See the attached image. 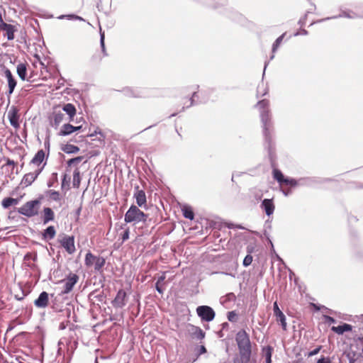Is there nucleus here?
I'll use <instances>...</instances> for the list:
<instances>
[{"label":"nucleus","instance_id":"obj_15","mask_svg":"<svg viewBox=\"0 0 363 363\" xmlns=\"http://www.w3.org/2000/svg\"><path fill=\"white\" fill-rule=\"evenodd\" d=\"M1 23H0V30L4 31V35L7 37L8 40H13L14 38V26L8 24L3 21L1 17H0Z\"/></svg>","mask_w":363,"mask_h":363},{"label":"nucleus","instance_id":"obj_56","mask_svg":"<svg viewBox=\"0 0 363 363\" xmlns=\"http://www.w3.org/2000/svg\"><path fill=\"white\" fill-rule=\"evenodd\" d=\"M98 134L101 135V136L104 137V134H103L101 130L99 129V128H97L93 133H91L90 134H88L87 136L88 137H94V136H95V135H96Z\"/></svg>","mask_w":363,"mask_h":363},{"label":"nucleus","instance_id":"obj_52","mask_svg":"<svg viewBox=\"0 0 363 363\" xmlns=\"http://www.w3.org/2000/svg\"><path fill=\"white\" fill-rule=\"evenodd\" d=\"M252 262V257L251 255H248L243 259V265L245 267H248L249 265L251 264Z\"/></svg>","mask_w":363,"mask_h":363},{"label":"nucleus","instance_id":"obj_39","mask_svg":"<svg viewBox=\"0 0 363 363\" xmlns=\"http://www.w3.org/2000/svg\"><path fill=\"white\" fill-rule=\"evenodd\" d=\"M297 182H298V186H311L315 182V179L312 177H302Z\"/></svg>","mask_w":363,"mask_h":363},{"label":"nucleus","instance_id":"obj_33","mask_svg":"<svg viewBox=\"0 0 363 363\" xmlns=\"http://www.w3.org/2000/svg\"><path fill=\"white\" fill-rule=\"evenodd\" d=\"M56 234L55 228L53 225H49L43 232V237L45 240L52 239Z\"/></svg>","mask_w":363,"mask_h":363},{"label":"nucleus","instance_id":"obj_27","mask_svg":"<svg viewBox=\"0 0 363 363\" xmlns=\"http://www.w3.org/2000/svg\"><path fill=\"white\" fill-rule=\"evenodd\" d=\"M352 329V325L347 323H343L341 325L333 326L331 328V330L338 335H342L345 332L351 331Z\"/></svg>","mask_w":363,"mask_h":363},{"label":"nucleus","instance_id":"obj_6","mask_svg":"<svg viewBox=\"0 0 363 363\" xmlns=\"http://www.w3.org/2000/svg\"><path fill=\"white\" fill-rule=\"evenodd\" d=\"M198 315L201 320L210 322L215 318V312L213 308L208 306H201L196 308Z\"/></svg>","mask_w":363,"mask_h":363},{"label":"nucleus","instance_id":"obj_11","mask_svg":"<svg viewBox=\"0 0 363 363\" xmlns=\"http://www.w3.org/2000/svg\"><path fill=\"white\" fill-rule=\"evenodd\" d=\"M133 197L135 199L137 206L143 207L146 206L147 198L144 190L139 189V186L135 187Z\"/></svg>","mask_w":363,"mask_h":363},{"label":"nucleus","instance_id":"obj_41","mask_svg":"<svg viewBox=\"0 0 363 363\" xmlns=\"http://www.w3.org/2000/svg\"><path fill=\"white\" fill-rule=\"evenodd\" d=\"M84 159V157L83 156H77V157H73V158H71L69 160H68L67 161V171H69V168L72 166V165H74V164H78L79 163H80L82 160Z\"/></svg>","mask_w":363,"mask_h":363},{"label":"nucleus","instance_id":"obj_38","mask_svg":"<svg viewBox=\"0 0 363 363\" xmlns=\"http://www.w3.org/2000/svg\"><path fill=\"white\" fill-rule=\"evenodd\" d=\"M70 177L66 174H63L61 180V189L62 190H69L70 186Z\"/></svg>","mask_w":363,"mask_h":363},{"label":"nucleus","instance_id":"obj_2","mask_svg":"<svg viewBox=\"0 0 363 363\" xmlns=\"http://www.w3.org/2000/svg\"><path fill=\"white\" fill-rule=\"evenodd\" d=\"M240 358L242 363H248L252 355V344L249 335L244 330L238 331L235 336Z\"/></svg>","mask_w":363,"mask_h":363},{"label":"nucleus","instance_id":"obj_7","mask_svg":"<svg viewBox=\"0 0 363 363\" xmlns=\"http://www.w3.org/2000/svg\"><path fill=\"white\" fill-rule=\"evenodd\" d=\"M79 280V277L75 274H70L67 279H64L62 283L63 284V289L62 294H67L69 293L74 286L77 284Z\"/></svg>","mask_w":363,"mask_h":363},{"label":"nucleus","instance_id":"obj_37","mask_svg":"<svg viewBox=\"0 0 363 363\" xmlns=\"http://www.w3.org/2000/svg\"><path fill=\"white\" fill-rule=\"evenodd\" d=\"M81 183L80 172L78 168H76L73 172L72 186L74 188H79Z\"/></svg>","mask_w":363,"mask_h":363},{"label":"nucleus","instance_id":"obj_40","mask_svg":"<svg viewBox=\"0 0 363 363\" xmlns=\"http://www.w3.org/2000/svg\"><path fill=\"white\" fill-rule=\"evenodd\" d=\"M46 195L48 196L50 198V199L55 201H59L61 199L60 192L55 190H48L46 191Z\"/></svg>","mask_w":363,"mask_h":363},{"label":"nucleus","instance_id":"obj_47","mask_svg":"<svg viewBox=\"0 0 363 363\" xmlns=\"http://www.w3.org/2000/svg\"><path fill=\"white\" fill-rule=\"evenodd\" d=\"M95 256H94L91 253H88L86 255L85 262L86 265H92L94 264L95 262Z\"/></svg>","mask_w":363,"mask_h":363},{"label":"nucleus","instance_id":"obj_19","mask_svg":"<svg viewBox=\"0 0 363 363\" xmlns=\"http://www.w3.org/2000/svg\"><path fill=\"white\" fill-rule=\"evenodd\" d=\"M189 101H190V104L186 107L183 106L182 108L181 111H184L185 110V108H187L190 106H196V105H199L201 104H205V103H206L207 99H199V91H194L192 93L191 96L189 99Z\"/></svg>","mask_w":363,"mask_h":363},{"label":"nucleus","instance_id":"obj_48","mask_svg":"<svg viewBox=\"0 0 363 363\" xmlns=\"http://www.w3.org/2000/svg\"><path fill=\"white\" fill-rule=\"evenodd\" d=\"M313 13L312 9L307 11L306 13H305V15L298 20V24L300 25L301 27L305 26L306 21L307 19V16L308 13Z\"/></svg>","mask_w":363,"mask_h":363},{"label":"nucleus","instance_id":"obj_62","mask_svg":"<svg viewBox=\"0 0 363 363\" xmlns=\"http://www.w3.org/2000/svg\"><path fill=\"white\" fill-rule=\"evenodd\" d=\"M352 236H353V238H352L353 246L354 247H357V243L359 242L358 236H357V234H354Z\"/></svg>","mask_w":363,"mask_h":363},{"label":"nucleus","instance_id":"obj_63","mask_svg":"<svg viewBox=\"0 0 363 363\" xmlns=\"http://www.w3.org/2000/svg\"><path fill=\"white\" fill-rule=\"evenodd\" d=\"M100 46H101V52H103L104 56H107L108 54L106 52L105 43H100Z\"/></svg>","mask_w":363,"mask_h":363},{"label":"nucleus","instance_id":"obj_36","mask_svg":"<svg viewBox=\"0 0 363 363\" xmlns=\"http://www.w3.org/2000/svg\"><path fill=\"white\" fill-rule=\"evenodd\" d=\"M62 111H65L68 116H75L77 113L75 106L71 103L65 104L62 106Z\"/></svg>","mask_w":363,"mask_h":363},{"label":"nucleus","instance_id":"obj_20","mask_svg":"<svg viewBox=\"0 0 363 363\" xmlns=\"http://www.w3.org/2000/svg\"><path fill=\"white\" fill-rule=\"evenodd\" d=\"M48 294L45 291L40 293L38 298L34 301L35 306L45 308L48 304Z\"/></svg>","mask_w":363,"mask_h":363},{"label":"nucleus","instance_id":"obj_8","mask_svg":"<svg viewBox=\"0 0 363 363\" xmlns=\"http://www.w3.org/2000/svg\"><path fill=\"white\" fill-rule=\"evenodd\" d=\"M60 247L65 250H76L74 247V237L73 235H62L57 239Z\"/></svg>","mask_w":363,"mask_h":363},{"label":"nucleus","instance_id":"obj_29","mask_svg":"<svg viewBox=\"0 0 363 363\" xmlns=\"http://www.w3.org/2000/svg\"><path fill=\"white\" fill-rule=\"evenodd\" d=\"M45 157V151L42 149L38 150L30 161V164L40 165Z\"/></svg>","mask_w":363,"mask_h":363},{"label":"nucleus","instance_id":"obj_21","mask_svg":"<svg viewBox=\"0 0 363 363\" xmlns=\"http://www.w3.org/2000/svg\"><path fill=\"white\" fill-rule=\"evenodd\" d=\"M274 313L277 316V320L280 321L282 328L285 330L286 329V317L284 314L280 311L277 302L274 303Z\"/></svg>","mask_w":363,"mask_h":363},{"label":"nucleus","instance_id":"obj_4","mask_svg":"<svg viewBox=\"0 0 363 363\" xmlns=\"http://www.w3.org/2000/svg\"><path fill=\"white\" fill-rule=\"evenodd\" d=\"M272 176L279 184H286L291 188H295L298 186L297 179L285 176L283 172L277 168H274L272 170Z\"/></svg>","mask_w":363,"mask_h":363},{"label":"nucleus","instance_id":"obj_24","mask_svg":"<svg viewBox=\"0 0 363 363\" xmlns=\"http://www.w3.org/2000/svg\"><path fill=\"white\" fill-rule=\"evenodd\" d=\"M8 116H9V118L11 124L14 128H18L19 127V123H18V116L17 110L16 109V108L12 107L9 110V111L8 113Z\"/></svg>","mask_w":363,"mask_h":363},{"label":"nucleus","instance_id":"obj_3","mask_svg":"<svg viewBox=\"0 0 363 363\" xmlns=\"http://www.w3.org/2000/svg\"><path fill=\"white\" fill-rule=\"evenodd\" d=\"M147 218L148 214L142 211L139 207L135 204H132L130 206L124 216V221L125 223H145Z\"/></svg>","mask_w":363,"mask_h":363},{"label":"nucleus","instance_id":"obj_54","mask_svg":"<svg viewBox=\"0 0 363 363\" xmlns=\"http://www.w3.org/2000/svg\"><path fill=\"white\" fill-rule=\"evenodd\" d=\"M130 231L128 228L124 230L121 235V238L123 241H125L129 238Z\"/></svg>","mask_w":363,"mask_h":363},{"label":"nucleus","instance_id":"obj_34","mask_svg":"<svg viewBox=\"0 0 363 363\" xmlns=\"http://www.w3.org/2000/svg\"><path fill=\"white\" fill-rule=\"evenodd\" d=\"M190 332L194 338L202 340L205 337V333L199 327L191 325Z\"/></svg>","mask_w":363,"mask_h":363},{"label":"nucleus","instance_id":"obj_53","mask_svg":"<svg viewBox=\"0 0 363 363\" xmlns=\"http://www.w3.org/2000/svg\"><path fill=\"white\" fill-rule=\"evenodd\" d=\"M316 363H332V362L330 357L322 356L320 359H318Z\"/></svg>","mask_w":363,"mask_h":363},{"label":"nucleus","instance_id":"obj_59","mask_svg":"<svg viewBox=\"0 0 363 363\" xmlns=\"http://www.w3.org/2000/svg\"><path fill=\"white\" fill-rule=\"evenodd\" d=\"M320 350V347H318L314 349L313 350L308 352V356L312 357V356L317 354L319 352Z\"/></svg>","mask_w":363,"mask_h":363},{"label":"nucleus","instance_id":"obj_45","mask_svg":"<svg viewBox=\"0 0 363 363\" xmlns=\"http://www.w3.org/2000/svg\"><path fill=\"white\" fill-rule=\"evenodd\" d=\"M57 182L58 174L57 172H52L51 174V178L48 180L47 185L50 188L53 186L55 183H57Z\"/></svg>","mask_w":363,"mask_h":363},{"label":"nucleus","instance_id":"obj_26","mask_svg":"<svg viewBox=\"0 0 363 363\" xmlns=\"http://www.w3.org/2000/svg\"><path fill=\"white\" fill-rule=\"evenodd\" d=\"M286 34V33H282L273 43L272 47V55L270 56V58H269L270 60H273L274 58V53L277 51V50L279 49V46L281 45V43H282V41H283Z\"/></svg>","mask_w":363,"mask_h":363},{"label":"nucleus","instance_id":"obj_58","mask_svg":"<svg viewBox=\"0 0 363 363\" xmlns=\"http://www.w3.org/2000/svg\"><path fill=\"white\" fill-rule=\"evenodd\" d=\"M308 34V30H306V29H301L300 31H297L296 32L294 35V36H298L299 35H307Z\"/></svg>","mask_w":363,"mask_h":363},{"label":"nucleus","instance_id":"obj_64","mask_svg":"<svg viewBox=\"0 0 363 363\" xmlns=\"http://www.w3.org/2000/svg\"><path fill=\"white\" fill-rule=\"evenodd\" d=\"M156 290H157L160 294H163L164 289H163V288L162 287L161 284L156 283Z\"/></svg>","mask_w":363,"mask_h":363},{"label":"nucleus","instance_id":"obj_14","mask_svg":"<svg viewBox=\"0 0 363 363\" xmlns=\"http://www.w3.org/2000/svg\"><path fill=\"white\" fill-rule=\"evenodd\" d=\"M355 16H356V14L351 11H341L340 13L337 16L327 17V18L317 20L316 21L313 22L311 25H313L314 23H321V22L326 21H328L330 19H335V18H355Z\"/></svg>","mask_w":363,"mask_h":363},{"label":"nucleus","instance_id":"obj_61","mask_svg":"<svg viewBox=\"0 0 363 363\" xmlns=\"http://www.w3.org/2000/svg\"><path fill=\"white\" fill-rule=\"evenodd\" d=\"M17 72L19 77L23 79V64H20L18 65Z\"/></svg>","mask_w":363,"mask_h":363},{"label":"nucleus","instance_id":"obj_50","mask_svg":"<svg viewBox=\"0 0 363 363\" xmlns=\"http://www.w3.org/2000/svg\"><path fill=\"white\" fill-rule=\"evenodd\" d=\"M264 235L267 239V244L270 246V250H274V244H273L272 240L270 239L269 234L267 232L266 230H264Z\"/></svg>","mask_w":363,"mask_h":363},{"label":"nucleus","instance_id":"obj_49","mask_svg":"<svg viewBox=\"0 0 363 363\" xmlns=\"http://www.w3.org/2000/svg\"><path fill=\"white\" fill-rule=\"evenodd\" d=\"M196 1L208 6H211L212 8H213L215 9H217L219 7L224 6V4H216L211 5L207 2V0H196Z\"/></svg>","mask_w":363,"mask_h":363},{"label":"nucleus","instance_id":"obj_35","mask_svg":"<svg viewBox=\"0 0 363 363\" xmlns=\"http://www.w3.org/2000/svg\"><path fill=\"white\" fill-rule=\"evenodd\" d=\"M5 75L8 79L9 88V94H11L16 85V82L13 77V75L10 70L6 69L5 71Z\"/></svg>","mask_w":363,"mask_h":363},{"label":"nucleus","instance_id":"obj_46","mask_svg":"<svg viewBox=\"0 0 363 363\" xmlns=\"http://www.w3.org/2000/svg\"><path fill=\"white\" fill-rule=\"evenodd\" d=\"M66 19L69 21H85V20L82 16H79L74 13L66 14Z\"/></svg>","mask_w":363,"mask_h":363},{"label":"nucleus","instance_id":"obj_5","mask_svg":"<svg viewBox=\"0 0 363 363\" xmlns=\"http://www.w3.org/2000/svg\"><path fill=\"white\" fill-rule=\"evenodd\" d=\"M40 205V198L35 199L24 203V216L30 218L38 214Z\"/></svg>","mask_w":363,"mask_h":363},{"label":"nucleus","instance_id":"obj_51","mask_svg":"<svg viewBox=\"0 0 363 363\" xmlns=\"http://www.w3.org/2000/svg\"><path fill=\"white\" fill-rule=\"evenodd\" d=\"M18 285L19 289L21 291V295L15 294L14 298L17 301H21V300H23V283L20 281V282H18Z\"/></svg>","mask_w":363,"mask_h":363},{"label":"nucleus","instance_id":"obj_60","mask_svg":"<svg viewBox=\"0 0 363 363\" xmlns=\"http://www.w3.org/2000/svg\"><path fill=\"white\" fill-rule=\"evenodd\" d=\"M281 191L285 196H289L292 193V191L290 189H281Z\"/></svg>","mask_w":363,"mask_h":363},{"label":"nucleus","instance_id":"obj_25","mask_svg":"<svg viewBox=\"0 0 363 363\" xmlns=\"http://www.w3.org/2000/svg\"><path fill=\"white\" fill-rule=\"evenodd\" d=\"M23 214V208H14L11 211L9 214V219L10 221L21 220Z\"/></svg>","mask_w":363,"mask_h":363},{"label":"nucleus","instance_id":"obj_17","mask_svg":"<svg viewBox=\"0 0 363 363\" xmlns=\"http://www.w3.org/2000/svg\"><path fill=\"white\" fill-rule=\"evenodd\" d=\"M23 336V332H19L18 334L15 336L14 339L13 340V352L16 354L14 355L15 359L16 362H11V363H23V357L21 354H18V353L19 352H23L20 349L15 347L16 345L18 343L21 337Z\"/></svg>","mask_w":363,"mask_h":363},{"label":"nucleus","instance_id":"obj_30","mask_svg":"<svg viewBox=\"0 0 363 363\" xmlns=\"http://www.w3.org/2000/svg\"><path fill=\"white\" fill-rule=\"evenodd\" d=\"M20 200H21L20 198H17V199H13V198H10V197L5 198L3 199V201L1 202V205L4 208H9L11 206H15L17 204H18Z\"/></svg>","mask_w":363,"mask_h":363},{"label":"nucleus","instance_id":"obj_1","mask_svg":"<svg viewBox=\"0 0 363 363\" xmlns=\"http://www.w3.org/2000/svg\"><path fill=\"white\" fill-rule=\"evenodd\" d=\"M256 107L259 111L262 133L264 138V147L269 157H271L274 151V143L273 141L274 124L269 109V101L267 99L259 100L257 103Z\"/></svg>","mask_w":363,"mask_h":363},{"label":"nucleus","instance_id":"obj_31","mask_svg":"<svg viewBox=\"0 0 363 363\" xmlns=\"http://www.w3.org/2000/svg\"><path fill=\"white\" fill-rule=\"evenodd\" d=\"M61 150L67 154H76L79 152L80 149L78 146L67 143L61 147Z\"/></svg>","mask_w":363,"mask_h":363},{"label":"nucleus","instance_id":"obj_10","mask_svg":"<svg viewBox=\"0 0 363 363\" xmlns=\"http://www.w3.org/2000/svg\"><path fill=\"white\" fill-rule=\"evenodd\" d=\"M260 208L269 217L273 215L275 205L272 199H264L260 204Z\"/></svg>","mask_w":363,"mask_h":363},{"label":"nucleus","instance_id":"obj_42","mask_svg":"<svg viewBox=\"0 0 363 363\" xmlns=\"http://www.w3.org/2000/svg\"><path fill=\"white\" fill-rule=\"evenodd\" d=\"M345 354L346 357L347 358V359L349 360V363H354L357 359V353L354 351H353L352 349L347 352H345Z\"/></svg>","mask_w":363,"mask_h":363},{"label":"nucleus","instance_id":"obj_28","mask_svg":"<svg viewBox=\"0 0 363 363\" xmlns=\"http://www.w3.org/2000/svg\"><path fill=\"white\" fill-rule=\"evenodd\" d=\"M262 357L264 359L265 363H272V356L273 352V347L267 345L262 347Z\"/></svg>","mask_w":363,"mask_h":363},{"label":"nucleus","instance_id":"obj_16","mask_svg":"<svg viewBox=\"0 0 363 363\" xmlns=\"http://www.w3.org/2000/svg\"><path fill=\"white\" fill-rule=\"evenodd\" d=\"M45 164L41 167L38 168L33 172H29L24 174V183H26V186L31 185V184L37 179L39 174L42 172Z\"/></svg>","mask_w":363,"mask_h":363},{"label":"nucleus","instance_id":"obj_9","mask_svg":"<svg viewBox=\"0 0 363 363\" xmlns=\"http://www.w3.org/2000/svg\"><path fill=\"white\" fill-rule=\"evenodd\" d=\"M65 118V114L61 111H54L48 117L50 125L55 129H57L59 125Z\"/></svg>","mask_w":363,"mask_h":363},{"label":"nucleus","instance_id":"obj_18","mask_svg":"<svg viewBox=\"0 0 363 363\" xmlns=\"http://www.w3.org/2000/svg\"><path fill=\"white\" fill-rule=\"evenodd\" d=\"M125 298L126 293L123 290H119L113 301L114 307L123 308L126 303Z\"/></svg>","mask_w":363,"mask_h":363},{"label":"nucleus","instance_id":"obj_23","mask_svg":"<svg viewBox=\"0 0 363 363\" xmlns=\"http://www.w3.org/2000/svg\"><path fill=\"white\" fill-rule=\"evenodd\" d=\"M182 215L185 218L191 220L194 219V212L192 207L188 204H183L181 207Z\"/></svg>","mask_w":363,"mask_h":363},{"label":"nucleus","instance_id":"obj_32","mask_svg":"<svg viewBox=\"0 0 363 363\" xmlns=\"http://www.w3.org/2000/svg\"><path fill=\"white\" fill-rule=\"evenodd\" d=\"M121 91L125 96L128 97L138 98L141 96L139 91L132 87H125Z\"/></svg>","mask_w":363,"mask_h":363},{"label":"nucleus","instance_id":"obj_57","mask_svg":"<svg viewBox=\"0 0 363 363\" xmlns=\"http://www.w3.org/2000/svg\"><path fill=\"white\" fill-rule=\"evenodd\" d=\"M236 313L234 311L228 312V319L229 321L233 322L235 320Z\"/></svg>","mask_w":363,"mask_h":363},{"label":"nucleus","instance_id":"obj_13","mask_svg":"<svg viewBox=\"0 0 363 363\" xmlns=\"http://www.w3.org/2000/svg\"><path fill=\"white\" fill-rule=\"evenodd\" d=\"M82 129V125L74 126L69 123H67L64 124L58 133L59 135L61 136H67L71 135L72 133L81 130Z\"/></svg>","mask_w":363,"mask_h":363},{"label":"nucleus","instance_id":"obj_55","mask_svg":"<svg viewBox=\"0 0 363 363\" xmlns=\"http://www.w3.org/2000/svg\"><path fill=\"white\" fill-rule=\"evenodd\" d=\"M82 209V201L80 202L79 207L75 210L74 215L77 219H78L81 215Z\"/></svg>","mask_w":363,"mask_h":363},{"label":"nucleus","instance_id":"obj_43","mask_svg":"<svg viewBox=\"0 0 363 363\" xmlns=\"http://www.w3.org/2000/svg\"><path fill=\"white\" fill-rule=\"evenodd\" d=\"M94 260V269L96 271H99L105 264V259L100 257H96Z\"/></svg>","mask_w":363,"mask_h":363},{"label":"nucleus","instance_id":"obj_22","mask_svg":"<svg viewBox=\"0 0 363 363\" xmlns=\"http://www.w3.org/2000/svg\"><path fill=\"white\" fill-rule=\"evenodd\" d=\"M55 219V213L53 210L50 207H45L43 208V214L42 216V220L44 224L52 221Z\"/></svg>","mask_w":363,"mask_h":363},{"label":"nucleus","instance_id":"obj_44","mask_svg":"<svg viewBox=\"0 0 363 363\" xmlns=\"http://www.w3.org/2000/svg\"><path fill=\"white\" fill-rule=\"evenodd\" d=\"M23 324V320L21 319V317H18V318H14L13 320H12L9 325V328H8V330H13V328H15L17 325H22Z\"/></svg>","mask_w":363,"mask_h":363},{"label":"nucleus","instance_id":"obj_12","mask_svg":"<svg viewBox=\"0 0 363 363\" xmlns=\"http://www.w3.org/2000/svg\"><path fill=\"white\" fill-rule=\"evenodd\" d=\"M223 13L228 18L238 23H242L244 21V16L231 7L225 8Z\"/></svg>","mask_w":363,"mask_h":363}]
</instances>
